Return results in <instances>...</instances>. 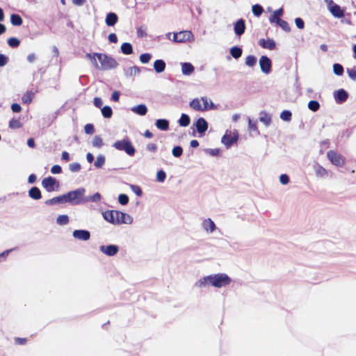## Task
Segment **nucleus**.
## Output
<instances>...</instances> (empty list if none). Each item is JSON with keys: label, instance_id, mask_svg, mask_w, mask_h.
<instances>
[{"label": "nucleus", "instance_id": "obj_1", "mask_svg": "<svg viewBox=\"0 0 356 356\" xmlns=\"http://www.w3.org/2000/svg\"><path fill=\"white\" fill-rule=\"evenodd\" d=\"M86 56L89 58L97 69L109 70L118 66V62L112 57L104 54L94 53L86 54Z\"/></svg>", "mask_w": 356, "mask_h": 356}, {"label": "nucleus", "instance_id": "obj_2", "mask_svg": "<svg viewBox=\"0 0 356 356\" xmlns=\"http://www.w3.org/2000/svg\"><path fill=\"white\" fill-rule=\"evenodd\" d=\"M231 281L230 277L227 275L218 273L204 277L197 282V286L201 288L211 284L216 288H220L229 284Z\"/></svg>", "mask_w": 356, "mask_h": 356}, {"label": "nucleus", "instance_id": "obj_3", "mask_svg": "<svg viewBox=\"0 0 356 356\" xmlns=\"http://www.w3.org/2000/svg\"><path fill=\"white\" fill-rule=\"evenodd\" d=\"M85 193L83 188H79L76 190L70 191L64 195L65 202H70L72 204H78L83 202V197Z\"/></svg>", "mask_w": 356, "mask_h": 356}, {"label": "nucleus", "instance_id": "obj_4", "mask_svg": "<svg viewBox=\"0 0 356 356\" xmlns=\"http://www.w3.org/2000/svg\"><path fill=\"white\" fill-rule=\"evenodd\" d=\"M113 147L120 151H124L128 155L134 156L136 149L129 139L117 140L114 143Z\"/></svg>", "mask_w": 356, "mask_h": 356}, {"label": "nucleus", "instance_id": "obj_5", "mask_svg": "<svg viewBox=\"0 0 356 356\" xmlns=\"http://www.w3.org/2000/svg\"><path fill=\"white\" fill-rule=\"evenodd\" d=\"M327 157L333 165L337 167L343 166L346 162L345 158L334 150H329L327 152Z\"/></svg>", "mask_w": 356, "mask_h": 356}, {"label": "nucleus", "instance_id": "obj_6", "mask_svg": "<svg viewBox=\"0 0 356 356\" xmlns=\"http://www.w3.org/2000/svg\"><path fill=\"white\" fill-rule=\"evenodd\" d=\"M114 214L115 225L131 224L132 222V218L126 213L114 210Z\"/></svg>", "mask_w": 356, "mask_h": 356}, {"label": "nucleus", "instance_id": "obj_7", "mask_svg": "<svg viewBox=\"0 0 356 356\" xmlns=\"http://www.w3.org/2000/svg\"><path fill=\"white\" fill-rule=\"evenodd\" d=\"M42 186L48 192H52L58 188L59 186L58 182L53 177H48L42 181Z\"/></svg>", "mask_w": 356, "mask_h": 356}, {"label": "nucleus", "instance_id": "obj_8", "mask_svg": "<svg viewBox=\"0 0 356 356\" xmlns=\"http://www.w3.org/2000/svg\"><path fill=\"white\" fill-rule=\"evenodd\" d=\"M193 35L190 31H182L174 33L173 41L176 42H184L193 40Z\"/></svg>", "mask_w": 356, "mask_h": 356}, {"label": "nucleus", "instance_id": "obj_9", "mask_svg": "<svg viewBox=\"0 0 356 356\" xmlns=\"http://www.w3.org/2000/svg\"><path fill=\"white\" fill-rule=\"evenodd\" d=\"M259 65L261 70L265 74H268L271 70V60L266 56H261L259 59Z\"/></svg>", "mask_w": 356, "mask_h": 356}, {"label": "nucleus", "instance_id": "obj_10", "mask_svg": "<svg viewBox=\"0 0 356 356\" xmlns=\"http://www.w3.org/2000/svg\"><path fill=\"white\" fill-rule=\"evenodd\" d=\"M237 139V135L232 134V132L227 133V131L222 138V143L226 146L230 147L232 145L236 142Z\"/></svg>", "mask_w": 356, "mask_h": 356}, {"label": "nucleus", "instance_id": "obj_11", "mask_svg": "<svg viewBox=\"0 0 356 356\" xmlns=\"http://www.w3.org/2000/svg\"><path fill=\"white\" fill-rule=\"evenodd\" d=\"M100 250L108 256H114L118 252L119 248L115 245H101Z\"/></svg>", "mask_w": 356, "mask_h": 356}, {"label": "nucleus", "instance_id": "obj_12", "mask_svg": "<svg viewBox=\"0 0 356 356\" xmlns=\"http://www.w3.org/2000/svg\"><path fill=\"white\" fill-rule=\"evenodd\" d=\"M334 96L335 101L338 104H342L347 100L348 94L345 90L339 89L334 92Z\"/></svg>", "mask_w": 356, "mask_h": 356}, {"label": "nucleus", "instance_id": "obj_13", "mask_svg": "<svg viewBox=\"0 0 356 356\" xmlns=\"http://www.w3.org/2000/svg\"><path fill=\"white\" fill-rule=\"evenodd\" d=\"M73 236L79 240L87 241L90 238V234L88 230L76 229L73 232Z\"/></svg>", "mask_w": 356, "mask_h": 356}, {"label": "nucleus", "instance_id": "obj_14", "mask_svg": "<svg viewBox=\"0 0 356 356\" xmlns=\"http://www.w3.org/2000/svg\"><path fill=\"white\" fill-rule=\"evenodd\" d=\"M234 33L237 35H241L245 30V22L243 19H238L234 25Z\"/></svg>", "mask_w": 356, "mask_h": 356}, {"label": "nucleus", "instance_id": "obj_15", "mask_svg": "<svg viewBox=\"0 0 356 356\" xmlns=\"http://www.w3.org/2000/svg\"><path fill=\"white\" fill-rule=\"evenodd\" d=\"M259 44L264 49L269 50L275 49L276 47L275 42L273 39H260L259 40Z\"/></svg>", "mask_w": 356, "mask_h": 356}, {"label": "nucleus", "instance_id": "obj_16", "mask_svg": "<svg viewBox=\"0 0 356 356\" xmlns=\"http://www.w3.org/2000/svg\"><path fill=\"white\" fill-rule=\"evenodd\" d=\"M195 127L197 132L200 134H202L207 130L208 123L204 118H200L196 121Z\"/></svg>", "mask_w": 356, "mask_h": 356}, {"label": "nucleus", "instance_id": "obj_17", "mask_svg": "<svg viewBox=\"0 0 356 356\" xmlns=\"http://www.w3.org/2000/svg\"><path fill=\"white\" fill-rule=\"evenodd\" d=\"M118 21V17L115 13H109L106 15L105 22L108 26H113Z\"/></svg>", "mask_w": 356, "mask_h": 356}, {"label": "nucleus", "instance_id": "obj_18", "mask_svg": "<svg viewBox=\"0 0 356 356\" xmlns=\"http://www.w3.org/2000/svg\"><path fill=\"white\" fill-rule=\"evenodd\" d=\"M329 10L332 13V15L335 17L341 18L344 16L343 10H341L340 6L337 4L332 6Z\"/></svg>", "mask_w": 356, "mask_h": 356}, {"label": "nucleus", "instance_id": "obj_19", "mask_svg": "<svg viewBox=\"0 0 356 356\" xmlns=\"http://www.w3.org/2000/svg\"><path fill=\"white\" fill-rule=\"evenodd\" d=\"M195 70L193 65L190 63H184L181 65V72L184 75H190Z\"/></svg>", "mask_w": 356, "mask_h": 356}, {"label": "nucleus", "instance_id": "obj_20", "mask_svg": "<svg viewBox=\"0 0 356 356\" xmlns=\"http://www.w3.org/2000/svg\"><path fill=\"white\" fill-rule=\"evenodd\" d=\"M154 69L157 73L163 72L165 69V63L161 59L155 60L154 63Z\"/></svg>", "mask_w": 356, "mask_h": 356}, {"label": "nucleus", "instance_id": "obj_21", "mask_svg": "<svg viewBox=\"0 0 356 356\" xmlns=\"http://www.w3.org/2000/svg\"><path fill=\"white\" fill-rule=\"evenodd\" d=\"M156 127L162 131H166L169 129V122L165 119H159L156 121Z\"/></svg>", "mask_w": 356, "mask_h": 356}, {"label": "nucleus", "instance_id": "obj_22", "mask_svg": "<svg viewBox=\"0 0 356 356\" xmlns=\"http://www.w3.org/2000/svg\"><path fill=\"white\" fill-rule=\"evenodd\" d=\"M29 195L33 200H39L42 197L40 189L36 186L32 187L29 191Z\"/></svg>", "mask_w": 356, "mask_h": 356}, {"label": "nucleus", "instance_id": "obj_23", "mask_svg": "<svg viewBox=\"0 0 356 356\" xmlns=\"http://www.w3.org/2000/svg\"><path fill=\"white\" fill-rule=\"evenodd\" d=\"M202 225L204 229L207 232L209 231L210 232H212L216 229L214 222L210 218L204 220L203 221Z\"/></svg>", "mask_w": 356, "mask_h": 356}, {"label": "nucleus", "instance_id": "obj_24", "mask_svg": "<svg viewBox=\"0 0 356 356\" xmlns=\"http://www.w3.org/2000/svg\"><path fill=\"white\" fill-rule=\"evenodd\" d=\"M131 111L140 115H145L147 112V108L145 104H139L132 108Z\"/></svg>", "mask_w": 356, "mask_h": 356}, {"label": "nucleus", "instance_id": "obj_25", "mask_svg": "<svg viewBox=\"0 0 356 356\" xmlns=\"http://www.w3.org/2000/svg\"><path fill=\"white\" fill-rule=\"evenodd\" d=\"M200 101H201V99H200L198 98L193 99L190 102L191 108H192L193 110L197 111H203L202 106L200 104Z\"/></svg>", "mask_w": 356, "mask_h": 356}, {"label": "nucleus", "instance_id": "obj_26", "mask_svg": "<svg viewBox=\"0 0 356 356\" xmlns=\"http://www.w3.org/2000/svg\"><path fill=\"white\" fill-rule=\"evenodd\" d=\"M283 14V10L282 8H279L274 11L273 15L270 17V22H275L278 23L279 20H282V19L280 18L281 15Z\"/></svg>", "mask_w": 356, "mask_h": 356}, {"label": "nucleus", "instance_id": "obj_27", "mask_svg": "<svg viewBox=\"0 0 356 356\" xmlns=\"http://www.w3.org/2000/svg\"><path fill=\"white\" fill-rule=\"evenodd\" d=\"M201 100L203 102L202 105L203 111L214 108L215 106L213 103L211 101L209 102L206 97H202Z\"/></svg>", "mask_w": 356, "mask_h": 356}, {"label": "nucleus", "instance_id": "obj_28", "mask_svg": "<svg viewBox=\"0 0 356 356\" xmlns=\"http://www.w3.org/2000/svg\"><path fill=\"white\" fill-rule=\"evenodd\" d=\"M10 22L13 26H20L23 23L22 17L17 14L10 15Z\"/></svg>", "mask_w": 356, "mask_h": 356}, {"label": "nucleus", "instance_id": "obj_29", "mask_svg": "<svg viewBox=\"0 0 356 356\" xmlns=\"http://www.w3.org/2000/svg\"><path fill=\"white\" fill-rule=\"evenodd\" d=\"M104 219L112 223L115 224V214H114V210L111 211H106L103 213Z\"/></svg>", "mask_w": 356, "mask_h": 356}, {"label": "nucleus", "instance_id": "obj_30", "mask_svg": "<svg viewBox=\"0 0 356 356\" xmlns=\"http://www.w3.org/2000/svg\"><path fill=\"white\" fill-rule=\"evenodd\" d=\"M121 51L124 54L129 55L133 53L132 45L129 42H124L121 46Z\"/></svg>", "mask_w": 356, "mask_h": 356}, {"label": "nucleus", "instance_id": "obj_31", "mask_svg": "<svg viewBox=\"0 0 356 356\" xmlns=\"http://www.w3.org/2000/svg\"><path fill=\"white\" fill-rule=\"evenodd\" d=\"M191 122L190 118L186 114H181L179 120V124L181 127H187L189 125Z\"/></svg>", "mask_w": 356, "mask_h": 356}, {"label": "nucleus", "instance_id": "obj_32", "mask_svg": "<svg viewBox=\"0 0 356 356\" xmlns=\"http://www.w3.org/2000/svg\"><path fill=\"white\" fill-rule=\"evenodd\" d=\"M315 172L316 176L318 177H325L327 176L328 175L327 170L325 168L319 165L315 168Z\"/></svg>", "mask_w": 356, "mask_h": 356}, {"label": "nucleus", "instance_id": "obj_33", "mask_svg": "<svg viewBox=\"0 0 356 356\" xmlns=\"http://www.w3.org/2000/svg\"><path fill=\"white\" fill-rule=\"evenodd\" d=\"M232 56L236 59L240 58L242 55V49L238 47H233L230 49Z\"/></svg>", "mask_w": 356, "mask_h": 356}, {"label": "nucleus", "instance_id": "obj_34", "mask_svg": "<svg viewBox=\"0 0 356 356\" xmlns=\"http://www.w3.org/2000/svg\"><path fill=\"white\" fill-rule=\"evenodd\" d=\"M92 144L95 147L101 148L104 145V142L99 136H95L92 139Z\"/></svg>", "mask_w": 356, "mask_h": 356}, {"label": "nucleus", "instance_id": "obj_35", "mask_svg": "<svg viewBox=\"0 0 356 356\" xmlns=\"http://www.w3.org/2000/svg\"><path fill=\"white\" fill-rule=\"evenodd\" d=\"M102 114L106 118H111L113 115V110L109 106H105L102 108Z\"/></svg>", "mask_w": 356, "mask_h": 356}, {"label": "nucleus", "instance_id": "obj_36", "mask_svg": "<svg viewBox=\"0 0 356 356\" xmlns=\"http://www.w3.org/2000/svg\"><path fill=\"white\" fill-rule=\"evenodd\" d=\"M22 127V123L17 119L12 118L9 122V127L10 129H19Z\"/></svg>", "mask_w": 356, "mask_h": 356}, {"label": "nucleus", "instance_id": "obj_37", "mask_svg": "<svg viewBox=\"0 0 356 356\" xmlns=\"http://www.w3.org/2000/svg\"><path fill=\"white\" fill-rule=\"evenodd\" d=\"M65 202L64 195L58 197H54L51 200L46 201L47 204H54L56 203Z\"/></svg>", "mask_w": 356, "mask_h": 356}, {"label": "nucleus", "instance_id": "obj_38", "mask_svg": "<svg viewBox=\"0 0 356 356\" xmlns=\"http://www.w3.org/2000/svg\"><path fill=\"white\" fill-rule=\"evenodd\" d=\"M252 11L255 16L258 17V16H260L263 13L264 8L261 6H260L259 4H255V5L252 6Z\"/></svg>", "mask_w": 356, "mask_h": 356}, {"label": "nucleus", "instance_id": "obj_39", "mask_svg": "<svg viewBox=\"0 0 356 356\" xmlns=\"http://www.w3.org/2000/svg\"><path fill=\"white\" fill-rule=\"evenodd\" d=\"M308 108L309 110L315 112L317 111L320 108L319 103L316 100H311L308 103Z\"/></svg>", "mask_w": 356, "mask_h": 356}, {"label": "nucleus", "instance_id": "obj_40", "mask_svg": "<svg viewBox=\"0 0 356 356\" xmlns=\"http://www.w3.org/2000/svg\"><path fill=\"white\" fill-rule=\"evenodd\" d=\"M257 58L254 56L249 55L245 58V64L249 67H253L256 65Z\"/></svg>", "mask_w": 356, "mask_h": 356}, {"label": "nucleus", "instance_id": "obj_41", "mask_svg": "<svg viewBox=\"0 0 356 356\" xmlns=\"http://www.w3.org/2000/svg\"><path fill=\"white\" fill-rule=\"evenodd\" d=\"M333 71L335 74L340 76L343 73V67L341 65L335 63L333 65Z\"/></svg>", "mask_w": 356, "mask_h": 356}, {"label": "nucleus", "instance_id": "obj_42", "mask_svg": "<svg viewBox=\"0 0 356 356\" xmlns=\"http://www.w3.org/2000/svg\"><path fill=\"white\" fill-rule=\"evenodd\" d=\"M8 44L10 47L15 48L19 45L20 41L16 38H10L8 40Z\"/></svg>", "mask_w": 356, "mask_h": 356}, {"label": "nucleus", "instance_id": "obj_43", "mask_svg": "<svg viewBox=\"0 0 356 356\" xmlns=\"http://www.w3.org/2000/svg\"><path fill=\"white\" fill-rule=\"evenodd\" d=\"M33 93L31 92H26L22 97V101L24 103L30 104L32 101Z\"/></svg>", "mask_w": 356, "mask_h": 356}, {"label": "nucleus", "instance_id": "obj_44", "mask_svg": "<svg viewBox=\"0 0 356 356\" xmlns=\"http://www.w3.org/2000/svg\"><path fill=\"white\" fill-rule=\"evenodd\" d=\"M101 195L99 193H95L93 195L88 196L83 202H99L101 200Z\"/></svg>", "mask_w": 356, "mask_h": 356}, {"label": "nucleus", "instance_id": "obj_45", "mask_svg": "<svg viewBox=\"0 0 356 356\" xmlns=\"http://www.w3.org/2000/svg\"><path fill=\"white\" fill-rule=\"evenodd\" d=\"M277 24L286 32H289L291 31V28L289 23L285 20H279Z\"/></svg>", "mask_w": 356, "mask_h": 356}, {"label": "nucleus", "instance_id": "obj_46", "mask_svg": "<svg viewBox=\"0 0 356 356\" xmlns=\"http://www.w3.org/2000/svg\"><path fill=\"white\" fill-rule=\"evenodd\" d=\"M69 222V218L66 215H60L58 218H57V222L59 224V225H66Z\"/></svg>", "mask_w": 356, "mask_h": 356}, {"label": "nucleus", "instance_id": "obj_47", "mask_svg": "<svg viewBox=\"0 0 356 356\" xmlns=\"http://www.w3.org/2000/svg\"><path fill=\"white\" fill-rule=\"evenodd\" d=\"M291 113L289 111H283L280 114V118L284 121H290L291 120Z\"/></svg>", "mask_w": 356, "mask_h": 356}, {"label": "nucleus", "instance_id": "obj_48", "mask_svg": "<svg viewBox=\"0 0 356 356\" xmlns=\"http://www.w3.org/2000/svg\"><path fill=\"white\" fill-rule=\"evenodd\" d=\"M172 153L175 157L181 156L183 153L182 147L181 146L174 147V148L172 149Z\"/></svg>", "mask_w": 356, "mask_h": 356}, {"label": "nucleus", "instance_id": "obj_49", "mask_svg": "<svg viewBox=\"0 0 356 356\" xmlns=\"http://www.w3.org/2000/svg\"><path fill=\"white\" fill-rule=\"evenodd\" d=\"M105 163V158L102 155H99L95 162L96 168H101Z\"/></svg>", "mask_w": 356, "mask_h": 356}, {"label": "nucleus", "instance_id": "obj_50", "mask_svg": "<svg viewBox=\"0 0 356 356\" xmlns=\"http://www.w3.org/2000/svg\"><path fill=\"white\" fill-rule=\"evenodd\" d=\"M129 197L126 194H120L118 196V202L122 205H126L129 202Z\"/></svg>", "mask_w": 356, "mask_h": 356}, {"label": "nucleus", "instance_id": "obj_51", "mask_svg": "<svg viewBox=\"0 0 356 356\" xmlns=\"http://www.w3.org/2000/svg\"><path fill=\"white\" fill-rule=\"evenodd\" d=\"M166 178V174L165 172L161 170L157 172L156 174V180L159 182H163Z\"/></svg>", "mask_w": 356, "mask_h": 356}, {"label": "nucleus", "instance_id": "obj_52", "mask_svg": "<svg viewBox=\"0 0 356 356\" xmlns=\"http://www.w3.org/2000/svg\"><path fill=\"white\" fill-rule=\"evenodd\" d=\"M81 165L79 163H72L69 165V168L71 172H76L81 170Z\"/></svg>", "mask_w": 356, "mask_h": 356}, {"label": "nucleus", "instance_id": "obj_53", "mask_svg": "<svg viewBox=\"0 0 356 356\" xmlns=\"http://www.w3.org/2000/svg\"><path fill=\"white\" fill-rule=\"evenodd\" d=\"M259 119L261 122H264L266 125H269L271 122V118L267 113H264Z\"/></svg>", "mask_w": 356, "mask_h": 356}, {"label": "nucleus", "instance_id": "obj_54", "mask_svg": "<svg viewBox=\"0 0 356 356\" xmlns=\"http://www.w3.org/2000/svg\"><path fill=\"white\" fill-rule=\"evenodd\" d=\"M151 59V55L147 53L142 54L140 56V60L143 63H147Z\"/></svg>", "mask_w": 356, "mask_h": 356}, {"label": "nucleus", "instance_id": "obj_55", "mask_svg": "<svg viewBox=\"0 0 356 356\" xmlns=\"http://www.w3.org/2000/svg\"><path fill=\"white\" fill-rule=\"evenodd\" d=\"M131 188L132 191L137 195L138 196L142 195V189L139 186L137 185H131Z\"/></svg>", "mask_w": 356, "mask_h": 356}, {"label": "nucleus", "instance_id": "obj_56", "mask_svg": "<svg viewBox=\"0 0 356 356\" xmlns=\"http://www.w3.org/2000/svg\"><path fill=\"white\" fill-rule=\"evenodd\" d=\"M85 132L87 134H92L95 132V128L93 124H87L85 125L84 127Z\"/></svg>", "mask_w": 356, "mask_h": 356}, {"label": "nucleus", "instance_id": "obj_57", "mask_svg": "<svg viewBox=\"0 0 356 356\" xmlns=\"http://www.w3.org/2000/svg\"><path fill=\"white\" fill-rule=\"evenodd\" d=\"M295 23H296V26L300 29H304L305 27V22L304 21L300 18V17H297L295 19Z\"/></svg>", "mask_w": 356, "mask_h": 356}, {"label": "nucleus", "instance_id": "obj_58", "mask_svg": "<svg viewBox=\"0 0 356 356\" xmlns=\"http://www.w3.org/2000/svg\"><path fill=\"white\" fill-rule=\"evenodd\" d=\"M8 62V58L4 54H0V67L6 65Z\"/></svg>", "mask_w": 356, "mask_h": 356}, {"label": "nucleus", "instance_id": "obj_59", "mask_svg": "<svg viewBox=\"0 0 356 356\" xmlns=\"http://www.w3.org/2000/svg\"><path fill=\"white\" fill-rule=\"evenodd\" d=\"M280 181L282 184H287L289 182V177L286 174H282L280 175Z\"/></svg>", "mask_w": 356, "mask_h": 356}, {"label": "nucleus", "instance_id": "obj_60", "mask_svg": "<svg viewBox=\"0 0 356 356\" xmlns=\"http://www.w3.org/2000/svg\"><path fill=\"white\" fill-rule=\"evenodd\" d=\"M62 172V168L58 165H54L51 168V172L52 174H59Z\"/></svg>", "mask_w": 356, "mask_h": 356}, {"label": "nucleus", "instance_id": "obj_61", "mask_svg": "<svg viewBox=\"0 0 356 356\" xmlns=\"http://www.w3.org/2000/svg\"><path fill=\"white\" fill-rule=\"evenodd\" d=\"M347 72L350 79L355 80L356 79V69H348Z\"/></svg>", "mask_w": 356, "mask_h": 356}, {"label": "nucleus", "instance_id": "obj_62", "mask_svg": "<svg viewBox=\"0 0 356 356\" xmlns=\"http://www.w3.org/2000/svg\"><path fill=\"white\" fill-rule=\"evenodd\" d=\"M11 109L15 113H19L22 110V107L19 104L14 103L11 105Z\"/></svg>", "mask_w": 356, "mask_h": 356}, {"label": "nucleus", "instance_id": "obj_63", "mask_svg": "<svg viewBox=\"0 0 356 356\" xmlns=\"http://www.w3.org/2000/svg\"><path fill=\"white\" fill-rule=\"evenodd\" d=\"M108 40L110 41V42H112V43H117L118 42V37L116 35L115 33H111L108 35Z\"/></svg>", "mask_w": 356, "mask_h": 356}, {"label": "nucleus", "instance_id": "obj_64", "mask_svg": "<svg viewBox=\"0 0 356 356\" xmlns=\"http://www.w3.org/2000/svg\"><path fill=\"white\" fill-rule=\"evenodd\" d=\"M93 103H94V105L97 108L102 107V106L103 104V102H102V99L99 97H95L93 99Z\"/></svg>", "mask_w": 356, "mask_h": 356}]
</instances>
